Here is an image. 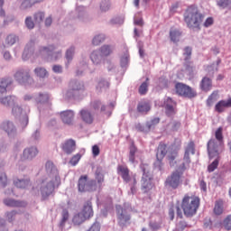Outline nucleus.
Here are the masks:
<instances>
[{
    "mask_svg": "<svg viewBox=\"0 0 231 231\" xmlns=\"http://www.w3.org/2000/svg\"><path fill=\"white\" fill-rule=\"evenodd\" d=\"M7 185V177L5 174H0V187Z\"/></svg>",
    "mask_w": 231,
    "mask_h": 231,
    "instance_id": "59",
    "label": "nucleus"
},
{
    "mask_svg": "<svg viewBox=\"0 0 231 231\" xmlns=\"http://www.w3.org/2000/svg\"><path fill=\"white\" fill-rule=\"evenodd\" d=\"M207 149L209 158H217L211 164L208 166V172H214L219 165V150L218 143L215 139H210L207 143Z\"/></svg>",
    "mask_w": 231,
    "mask_h": 231,
    "instance_id": "4",
    "label": "nucleus"
},
{
    "mask_svg": "<svg viewBox=\"0 0 231 231\" xmlns=\"http://www.w3.org/2000/svg\"><path fill=\"white\" fill-rule=\"evenodd\" d=\"M224 201L222 199H218L215 202V207H214V214L216 216H221L224 212Z\"/></svg>",
    "mask_w": 231,
    "mask_h": 231,
    "instance_id": "29",
    "label": "nucleus"
},
{
    "mask_svg": "<svg viewBox=\"0 0 231 231\" xmlns=\"http://www.w3.org/2000/svg\"><path fill=\"white\" fill-rule=\"evenodd\" d=\"M137 152V148L133 143L132 145H130V157L129 160L132 163H134L135 162V154Z\"/></svg>",
    "mask_w": 231,
    "mask_h": 231,
    "instance_id": "43",
    "label": "nucleus"
},
{
    "mask_svg": "<svg viewBox=\"0 0 231 231\" xmlns=\"http://www.w3.org/2000/svg\"><path fill=\"white\" fill-rule=\"evenodd\" d=\"M204 18V14L195 5H189L183 14V21L189 29H200Z\"/></svg>",
    "mask_w": 231,
    "mask_h": 231,
    "instance_id": "1",
    "label": "nucleus"
},
{
    "mask_svg": "<svg viewBox=\"0 0 231 231\" xmlns=\"http://www.w3.org/2000/svg\"><path fill=\"white\" fill-rule=\"evenodd\" d=\"M75 52V48L71 47L69 50L67 51L66 58L69 61L73 59V54Z\"/></svg>",
    "mask_w": 231,
    "mask_h": 231,
    "instance_id": "57",
    "label": "nucleus"
},
{
    "mask_svg": "<svg viewBox=\"0 0 231 231\" xmlns=\"http://www.w3.org/2000/svg\"><path fill=\"white\" fill-rule=\"evenodd\" d=\"M151 110V105L147 102H141L137 105V111L147 114Z\"/></svg>",
    "mask_w": 231,
    "mask_h": 231,
    "instance_id": "34",
    "label": "nucleus"
},
{
    "mask_svg": "<svg viewBox=\"0 0 231 231\" xmlns=\"http://www.w3.org/2000/svg\"><path fill=\"white\" fill-rule=\"evenodd\" d=\"M47 174H58L59 171L54 163L51 161L46 162L45 165Z\"/></svg>",
    "mask_w": 231,
    "mask_h": 231,
    "instance_id": "33",
    "label": "nucleus"
},
{
    "mask_svg": "<svg viewBox=\"0 0 231 231\" xmlns=\"http://www.w3.org/2000/svg\"><path fill=\"white\" fill-rule=\"evenodd\" d=\"M82 216L87 219H90L94 217V210L92 202L90 200H88L83 207V210L80 212Z\"/></svg>",
    "mask_w": 231,
    "mask_h": 231,
    "instance_id": "16",
    "label": "nucleus"
},
{
    "mask_svg": "<svg viewBox=\"0 0 231 231\" xmlns=\"http://www.w3.org/2000/svg\"><path fill=\"white\" fill-rule=\"evenodd\" d=\"M161 119L159 117H155L152 119V121L146 123V126H148V129H151L152 126H155L160 123Z\"/></svg>",
    "mask_w": 231,
    "mask_h": 231,
    "instance_id": "52",
    "label": "nucleus"
},
{
    "mask_svg": "<svg viewBox=\"0 0 231 231\" xmlns=\"http://www.w3.org/2000/svg\"><path fill=\"white\" fill-rule=\"evenodd\" d=\"M111 8V2L109 0H102L101 5H99V9L101 12H107Z\"/></svg>",
    "mask_w": 231,
    "mask_h": 231,
    "instance_id": "42",
    "label": "nucleus"
},
{
    "mask_svg": "<svg viewBox=\"0 0 231 231\" xmlns=\"http://www.w3.org/2000/svg\"><path fill=\"white\" fill-rule=\"evenodd\" d=\"M45 17V14L43 13H37L35 15H34V19L37 23H41L43 21Z\"/></svg>",
    "mask_w": 231,
    "mask_h": 231,
    "instance_id": "58",
    "label": "nucleus"
},
{
    "mask_svg": "<svg viewBox=\"0 0 231 231\" xmlns=\"http://www.w3.org/2000/svg\"><path fill=\"white\" fill-rule=\"evenodd\" d=\"M226 108H231V97L218 101L214 107V110L219 114L226 111Z\"/></svg>",
    "mask_w": 231,
    "mask_h": 231,
    "instance_id": "15",
    "label": "nucleus"
},
{
    "mask_svg": "<svg viewBox=\"0 0 231 231\" xmlns=\"http://www.w3.org/2000/svg\"><path fill=\"white\" fill-rule=\"evenodd\" d=\"M54 50H55V47H53L52 45H51L49 47H42L39 50V55L51 56L52 60H56L60 56H61V53H60V52L55 53V52H53Z\"/></svg>",
    "mask_w": 231,
    "mask_h": 231,
    "instance_id": "14",
    "label": "nucleus"
},
{
    "mask_svg": "<svg viewBox=\"0 0 231 231\" xmlns=\"http://www.w3.org/2000/svg\"><path fill=\"white\" fill-rule=\"evenodd\" d=\"M88 231H100V225L98 223H95Z\"/></svg>",
    "mask_w": 231,
    "mask_h": 231,
    "instance_id": "64",
    "label": "nucleus"
},
{
    "mask_svg": "<svg viewBox=\"0 0 231 231\" xmlns=\"http://www.w3.org/2000/svg\"><path fill=\"white\" fill-rule=\"evenodd\" d=\"M218 98H219V91L218 90L213 91L206 100L207 106L208 107L212 106L216 103V101L218 100Z\"/></svg>",
    "mask_w": 231,
    "mask_h": 231,
    "instance_id": "26",
    "label": "nucleus"
},
{
    "mask_svg": "<svg viewBox=\"0 0 231 231\" xmlns=\"http://www.w3.org/2000/svg\"><path fill=\"white\" fill-rule=\"evenodd\" d=\"M16 101H17V98L14 96H8L5 97H2L0 99L1 104H3L7 107H12V113L14 116H19L22 114L23 109L19 106L15 105Z\"/></svg>",
    "mask_w": 231,
    "mask_h": 231,
    "instance_id": "8",
    "label": "nucleus"
},
{
    "mask_svg": "<svg viewBox=\"0 0 231 231\" xmlns=\"http://www.w3.org/2000/svg\"><path fill=\"white\" fill-rule=\"evenodd\" d=\"M60 118L63 123L67 125H71L75 116V114L72 110H66L60 113Z\"/></svg>",
    "mask_w": 231,
    "mask_h": 231,
    "instance_id": "19",
    "label": "nucleus"
},
{
    "mask_svg": "<svg viewBox=\"0 0 231 231\" xmlns=\"http://www.w3.org/2000/svg\"><path fill=\"white\" fill-rule=\"evenodd\" d=\"M70 89L67 92L66 97L68 98L73 97L80 90H84L85 87L82 83L78 81H71L69 83Z\"/></svg>",
    "mask_w": 231,
    "mask_h": 231,
    "instance_id": "12",
    "label": "nucleus"
},
{
    "mask_svg": "<svg viewBox=\"0 0 231 231\" xmlns=\"http://www.w3.org/2000/svg\"><path fill=\"white\" fill-rule=\"evenodd\" d=\"M191 54H192V49L189 48V47H186L184 48V52H183V55L185 56V60H188L190 59L191 57Z\"/></svg>",
    "mask_w": 231,
    "mask_h": 231,
    "instance_id": "53",
    "label": "nucleus"
},
{
    "mask_svg": "<svg viewBox=\"0 0 231 231\" xmlns=\"http://www.w3.org/2000/svg\"><path fill=\"white\" fill-rule=\"evenodd\" d=\"M168 152L167 145L165 143H160L157 147V162L154 165L159 171H162V160L165 158Z\"/></svg>",
    "mask_w": 231,
    "mask_h": 231,
    "instance_id": "10",
    "label": "nucleus"
},
{
    "mask_svg": "<svg viewBox=\"0 0 231 231\" xmlns=\"http://www.w3.org/2000/svg\"><path fill=\"white\" fill-rule=\"evenodd\" d=\"M92 152H93V156H95V158L97 156H99L100 154V148L97 144H95L93 147H92Z\"/></svg>",
    "mask_w": 231,
    "mask_h": 231,
    "instance_id": "61",
    "label": "nucleus"
},
{
    "mask_svg": "<svg viewBox=\"0 0 231 231\" xmlns=\"http://www.w3.org/2000/svg\"><path fill=\"white\" fill-rule=\"evenodd\" d=\"M169 125H171V131H178L181 125V124L179 121H172L169 123Z\"/></svg>",
    "mask_w": 231,
    "mask_h": 231,
    "instance_id": "51",
    "label": "nucleus"
},
{
    "mask_svg": "<svg viewBox=\"0 0 231 231\" xmlns=\"http://www.w3.org/2000/svg\"><path fill=\"white\" fill-rule=\"evenodd\" d=\"M103 58L99 51H95L90 55V59L95 65L100 64Z\"/></svg>",
    "mask_w": 231,
    "mask_h": 231,
    "instance_id": "30",
    "label": "nucleus"
},
{
    "mask_svg": "<svg viewBox=\"0 0 231 231\" xmlns=\"http://www.w3.org/2000/svg\"><path fill=\"white\" fill-rule=\"evenodd\" d=\"M117 172H121V174H129V170L125 165H119L117 167Z\"/></svg>",
    "mask_w": 231,
    "mask_h": 231,
    "instance_id": "56",
    "label": "nucleus"
},
{
    "mask_svg": "<svg viewBox=\"0 0 231 231\" xmlns=\"http://www.w3.org/2000/svg\"><path fill=\"white\" fill-rule=\"evenodd\" d=\"M180 174H171L167 177L165 180V187H171V189H178L180 183Z\"/></svg>",
    "mask_w": 231,
    "mask_h": 231,
    "instance_id": "13",
    "label": "nucleus"
},
{
    "mask_svg": "<svg viewBox=\"0 0 231 231\" xmlns=\"http://www.w3.org/2000/svg\"><path fill=\"white\" fill-rule=\"evenodd\" d=\"M14 185L15 187H18V189H25V187L29 185V181L24 180H15Z\"/></svg>",
    "mask_w": 231,
    "mask_h": 231,
    "instance_id": "47",
    "label": "nucleus"
},
{
    "mask_svg": "<svg viewBox=\"0 0 231 231\" xmlns=\"http://www.w3.org/2000/svg\"><path fill=\"white\" fill-rule=\"evenodd\" d=\"M98 51L100 52L101 56L104 58V57L109 56L113 52V50L108 45H103V47L99 49Z\"/></svg>",
    "mask_w": 231,
    "mask_h": 231,
    "instance_id": "36",
    "label": "nucleus"
},
{
    "mask_svg": "<svg viewBox=\"0 0 231 231\" xmlns=\"http://www.w3.org/2000/svg\"><path fill=\"white\" fill-rule=\"evenodd\" d=\"M175 211H176L177 217L179 218L183 217V214L179 206H176V207L172 206L171 208H169V213H168L171 221L174 220Z\"/></svg>",
    "mask_w": 231,
    "mask_h": 231,
    "instance_id": "23",
    "label": "nucleus"
},
{
    "mask_svg": "<svg viewBox=\"0 0 231 231\" xmlns=\"http://www.w3.org/2000/svg\"><path fill=\"white\" fill-rule=\"evenodd\" d=\"M221 63V60H217V66L215 67L214 64L205 66V71L211 77L214 76L215 72L217 71V66Z\"/></svg>",
    "mask_w": 231,
    "mask_h": 231,
    "instance_id": "31",
    "label": "nucleus"
},
{
    "mask_svg": "<svg viewBox=\"0 0 231 231\" xmlns=\"http://www.w3.org/2000/svg\"><path fill=\"white\" fill-rule=\"evenodd\" d=\"M154 185L152 182V178L149 175H143V191L149 192L153 189Z\"/></svg>",
    "mask_w": 231,
    "mask_h": 231,
    "instance_id": "21",
    "label": "nucleus"
},
{
    "mask_svg": "<svg viewBox=\"0 0 231 231\" xmlns=\"http://www.w3.org/2000/svg\"><path fill=\"white\" fill-rule=\"evenodd\" d=\"M62 151H64V152H66V154H72V152H74V151H76V141L73 139L67 140L62 144Z\"/></svg>",
    "mask_w": 231,
    "mask_h": 231,
    "instance_id": "18",
    "label": "nucleus"
},
{
    "mask_svg": "<svg viewBox=\"0 0 231 231\" xmlns=\"http://www.w3.org/2000/svg\"><path fill=\"white\" fill-rule=\"evenodd\" d=\"M175 113H176V111H175L174 106H171V105L165 106V114L168 116H174Z\"/></svg>",
    "mask_w": 231,
    "mask_h": 231,
    "instance_id": "49",
    "label": "nucleus"
},
{
    "mask_svg": "<svg viewBox=\"0 0 231 231\" xmlns=\"http://www.w3.org/2000/svg\"><path fill=\"white\" fill-rule=\"evenodd\" d=\"M35 100H36L37 103H46L49 100V95L48 94H40L36 97Z\"/></svg>",
    "mask_w": 231,
    "mask_h": 231,
    "instance_id": "50",
    "label": "nucleus"
},
{
    "mask_svg": "<svg viewBox=\"0 0 231 231\" xmlns=\"http://www.w3.org/2000/svg\"><path fill=\"white\" fill-rule=\"evenodd\" d=\"M91 107L96 111L99 110L100 107H101V112L106 111V106L102 105L101 101H99V100H95V101L91 102Z\"/></svg>",
    "mask_w": 231,
    "mask_h": 231,
    "instance_id": "39",
    "label": "nucleus"
},
{
    "mask_svg": "<svg viewBox=\"0 0 231 231\" xmlns=\"http://www.w3.org/2000/svg\"><path fill=\"white\" fill-rule=\"evenodd\" d=\"M18 41V37L15 36L14 34H10L6 37L5 39V43L8 46H12L14 45L16 42Z\"/></svg>",
    "mask_w": 231,
    "mask_h": 231,
    "instance_id": "45",
    "label": "nucleus"
},
{
    "mask_svg": "<svg viewBox=\"0 0 231 231\" xmlns=\"http://www.w3.org/2000/svg\"><path fill=\"white\" fill-rule=\"evenodd\" d=\"M4 203L5 206L10 207V208H22L25 206L24 202H21L18 200H14L12 199H6L4 200Z\"/></svg>",
    "mask_w": 231,
    "mask_h": 231,
    "instance_id": "27",
    "label": "nucleus"
},
{
    "mask_svg": "<svg viewBox=\"0 0 231 231\" xmlns=\"http://www.w3.org/2000/svg\"><path fill=\"white\" fill-rule=\"evenodd\" d=\"M61 222H60V226H64L65 223L69 219V214L68 209H63V211L61 212Z\"/></svg>",
    "mask_w": 231,
    "mask_h": 231,
    "instance_id": "46",
    "label": "nucleus"
},
{
    "mask_svg": "<svg viewBox=\"0 0 231 231\" xmlns=\"http://www.w3.org/2000/svg\"><path fill=\"white\" fill-rule=\"evenodd\" d=\"M81 160V154L78 153L76 155H74L71 160H70V163L71 165H78L79 162H80Z\"/></svg>",
    "mask_w": 231,
    "mask_h": 231,
    "instance_id": "54",
    "label": "nucleus"
},
{
    "mask_svg": "<svg viewBox=\"0 0 231 231\" xmlns=\"http://www.w3.org/2000/svg\"><path fill=\"white\" fill-rule=\"evenodd\" d=\"M14 78L21 84H32L33 82L29 71H24L23 69L18 70L15 73Z\"/></svg>",
    "mask_w": 231,
    "mask_h": 231,
    "instance_id": "11",
    "label": "nucleus"
},
{
    "mask_svg": "<svg viewBox=\"0 0 231 231\" xmlns=\"http://www.w3.org/2000/svg\"><path fill=\"white\" fill-rule=\"evenodd\" d=\"M199 88L205 92L210 91L212 88V79L208 77L202 78L199 83Z\"/></svg>",
    "mask_w": 231,
    "mask_h": 231,
    "instance_id": "22",
    "label": "nucleus"
},
{
    "mask_svg": "<svg viewBox=\"0 0 231 231\" xmlns=\"http://www.w3.org/2000/svg\"><path fill=\"white\" fill-rule=\"evenodd\" d=\"M170 40L176 43L179 42L182 36V32L180 29L171 28L169 32Z\"/></svg>",
    "mask_w": 231,
    "mask_h": 231,
    "instance_id": "20",
    "label": "nucleus"
},
{
    "mask_svg": "<svg viewBox=\"0 0 231 231\" xmlns=\"http://www.w3.org/2000/svg\"><path fill=\"white\" fill-rule=\"evenodd\" d=\"M25 23L29 29L34 28V23L32 22V17H27L25 20Z\"/></svg>",
    "mask_w": 231,
    "mask_h": 231,
    "instance_id": "62",
    "label": "nucleus"
},
{
    "mask_svg": "<svg viewBox=\"0 0 231 231\" xmlns=\"http://www.w3.org/2000/svg\"><path fill=\"white\" fill-rule=\"evenodd\" d=\"M2 128H3L5 132H7V134H8L9 135L14 134L15 133L14 125H13V123H11V122H9V121L3 123Z\"/></svg>",
    "mask_w": 231,
    "mask_h": 231,
    "instance_id": "32",
    "label": "nucleus"
},
{
    "mask_svg": "<svg viewBox=\"0 0 231 231\" xmlns=\"http://www.w3.org/2000/svg\"><path fill=\"white\" fill-rule=\"evenodd\" d=\"M222 226H223L225 230L231 231V215H227L224 218V220L222 222Z\"/></svg>",
    "mask_w": 231,
    "mask_h": 231,
    "instance_id": "40",
    "label": "nucleus"
},
{
    "mask_svg": "<svg viewBox=\"0 0 231 231\" xmlns=\"http://www.w3.org/2000/svg\"><path fill=\"white\" fill-rule=\"evenodd\" d=\"M200 206V199L195 195L186 194L181 199L180 208L186 217H194Z\"/></svg>",
    "mask_w": 231,
    "mask_h": 231,
    "instance_id": "2",
    "label": "nucleus"
},
{
    "mask_svg": "<svg viewBox=\"0 0 231 231\" xmlns=\"http://www.w3.org/2000/svg\"><path fill=\"white\" fill-rule=\"evenodd\" d=\"M86 220H88L81 213H79L73 217V224L75 226L82 225Z\"/></svg>",
    "mask_w": 231,
    "mask_h": 231,
    "instance_id": "35",
    "label": "nucleus"
},
{
    "mask_svg": "<svg viewBox=\"0 0 231 231\" xmlns=\"http://www.w3.org/2000/svg\"><path fill=\"white\" fill-rule=\"evenodd\" d=\"M33 47L34 42L31 41L25 47L24 51L23 53V60H28L33 54Z\"/></svg>",
    "mask_w": 231,
    "mask_h": 231,
    "instance_id": "25",
    "label": "nucleus"
},
{
    "mask_svg": "<svg viewBox=\"0 0 231 231\" xmlns=\"http://www.w3.org/2000/svg\"><path fill=\"white\" fill-rule=\"evenodd\" d=\"M34 73L40 78H46L49 75L48 71L42 67L36 68Z\"/></svg>",
    "mask_w": 231,
    "mask_h": 231,
    "instance_id": "44",
    "label": "nucleus"
},
{
    "mask_svg": "<svg viewBox=\"0 0 231 231\" xmlns=\"http://www.w3.org/2000/svg\"><path fill=\"white\" fill-rule=\"evenodd\" d=\"M79 114L86 124L91 125L94 122V116L88 109H82Z\"/></svg>",
    "mask_w": 231,
    "mask_h": 231,
    "instance_id": "24",
    "label": "nucleus"
},
{
    "mask_svg": "<svg viewBox=\"0 0 231 231\" xmlns=\"http://www.w3.org/2000/svg\"><path fill=\"white\" fill-rule=\"evenodd\" d=\"M215 138L219 143V144L223 143L224 141V135H223V127H218L215 132Z\"/></svg>",
    "mask_w": 231,
    "mask_h": 231,
    "instance_id": "37",
    "label": "nucleus"
},
{
    "mask_svg": "<svg viewBox=\"0 0 231 231\" xmlns=\"http://www.w3.org/2000/svg\"><path fill=\"white\" fill-rule=\"evenodd\" d=\"M214 23V19L212 17H208L205 20L203 26L206 28L210 27Z\"/></svg>",
    "mask_w": 231,
    "mask_h": 231,
    "instance_id": "60",
    "label": "nucleus"
},
{
    "mask_svg": "<svg viewBox=\"0 0 231 231\" xmlns=\"http://www.w3.org/2000/svg\"><path fill=\"white\" fill-rule=\"evenodd\" d=\"M38 154V150L36 147L26 148L21 157L22 162H26V160H32Z\"/></svg>",
    "mask_w": 231,
    "mask_h": 231,
    "instance_id": "17",
    "label": "nucleus"
},
{
    "mask_svg": "<svg viewBox=\"0 0 231 231\" xmlns=\"http://www.w3.org/2000/svg\"><path fill=\"white\" fill-rule=\"evenodd\" d=\"M12 83H13V81L9 78L0 79V97L2 94L6 93L7 87L10 86Z\"/></svg>",
    "mask_w": 231,
    "mask_h": 231,
    "instance_id": "28",
    "label": "nucleus"
},
{
    "mask_svg": "<svg viewBox=\"0 0 231 231\" xmlns=\"http://www.w3.org/2000/svg\"><path fill=\"white\" fill-rule=\"evenodd\" d=\"M189 152L195 154V143L193 141L188 143L184 152L183 162L180 165L177 166L176 174H183V172L189 169L191 162Z\"/></svg>",
    "mask_w": 231,
    "mask_h": 231,
    "instance_id": "5",
    "label": "nucleus"
},
{
    "mask_svg": "<svg viewBox=\"0 0 231 231\" xmlns=\"http://www.w3.org/2000/svg\"><path fill=\"white\" fill-rule=\"evenodd\" d=\"M22 8L26 9L32 7L34 4L42 2L43 0H22Z\"/></svg>",
    "mask_w": 231,
    "mask_h": 231,
    "instance_id": "38",
    "label": "nucleus"
},
{
    "mask_svg": "<svg viewBox=\"0 0 231 231\" xmlns=\"http://www.w3.org/2000/svg\"><path fill=\"white\" fill-rule=\"evenodd\" d=\"M105 40L106 36L104 34H99L93 39V44L97 46L101 44Z\"/></svg>",
    "mask_w": 231,
    "mask_h": 231,
    "instance_id": "48",
    "label": "nucleus"
},
{
    "mask_svg": "<svg viewBox=\"0 0 231 231\" xmlns=\"http://www.w3.org/2000/svg\"><path fill=\"white\" fill-rule=\"evenodd\" d=\"M116 211L117 212V223L120 226H125L127 224H130L131 215L125 208L122 206H116Z\"/></svg>",
    "mask_w": 231,
    "mask_h": 231,
    "instance_id": "9",
    "label": "nucleus"
},
{
    "mask_svg": "<svg viewBox=\"0 0 231 231\" xmlns=\"http://www.w3.org/2000/svg\"><path fill=\"white\" fill-rule=\"evenodd\" d=\"M97 86L99 87V88H109V82L105 80V79H101L100 82L97 84Z\"/></svg>",
    "mask_w": 231,
    "mask_h": 231,
    "instance_id": "63",
    "label": "nucleus"
},
{
    "mask_svg": "<svg viewBox=\"0 0 231 231\" xmlns=\"http://www.w3.org/2000/svg\"><path fill=\"white\" fill-rule=\"evenodd\" d=\"M231 5V1L230 0H219L217 2V5L219 7H222V8H226L227 6H229Z\"/></svg>",
    "mask_w": 231,
    "mask_h": 231,
    "instance_id": "55",
    "label": "nucleus"
},
{
    "mask_svg": "<svg viewBox=\"0 0 231 231\" xmlns=\"http://www.w3.org/2000/svg\"><path fill=\"white\" fill-rule=\"evenodd\" d=\"M61 183L60 177L59 175H55L50 181L42 182L41 187V194L43 199H47L49 196L54 192L56 187H60Z\"/></svg>",
    "mask_w": 231,
    "mask_h": 231,
    "instance_id": "6",
    "label": "nucleus"
},
{
    "mask_svg": "<svg viewBox=\"0 0 231 231\" xmlns=\"http://www.w3.org/2000/svg\"><path fill=\"white\" fill-rule=\"evenodd\" d=\"M104 183V175L97 174L96 180L88 181V176H81L79 180V192H95V190H101Z\"/></svg>",
    "mask_w": 231,
    "mask_h": 231,
    "instance_id": "3",
    "label": "nucleus"
},
{
    "mask_svg": "<svg viewBox=\"0 0 231 231\" xmlns=\"http://www.w3.org/2000/svg\"><path fill=\"white\" fill-rule=\"evenodd\" d=\"M175 93L178 96L183 97L185 98H193L198 96V93L195 89H193L191 87L183 84V83H176L174 86Z\"/></svg>",
    "mask_w": 231,
    "mask_h": 231,
    "instance_id": "7",
    "label": "nucleus"
},
{
    "mask_svg": "<svg viewBox=\"0 0 231 231\" xmlns=\"http://www.w3.org/2000/svg\"><path fill=\"white\" fill-rule=\"evenodd\" d=\"M149 78H146V81L143 82L139 87V94L145 95L148 92Z\"/></svg>",
    "mask_w": 231,
    "mask_h": 231,
    "instance_id": "41",
    "label": "nucleus"
}]
</instances>
